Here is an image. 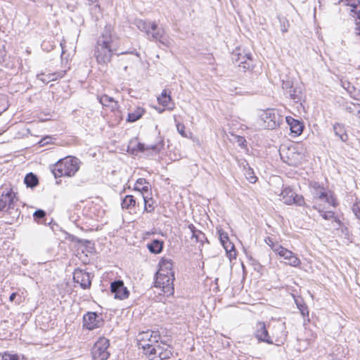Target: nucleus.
I'll list each match as a JSON object with an SVG mask.
<instances>
[{
	"label": "nucleus",
	"mask_w": 360,
	"mask_h": 360,
	"mask_svg": "<svg viewBox=\"0 0 360 360\" xmlns=\"http://www.w3.org/2000/svg\"><path fill=\"white\" fill-rule=\"evenodd\" d=\"M49 139H51V138L46 137V138L43 139L42 140H41L39 143L41 144V146H44L46 144L49 143Z\"/></svg>",
	"instance_id": "obj_49"
},
{
	"label": "nucleus",
	"mask_w": 360,
	"mask_h": 360,
	"mask_svg": "<svg viewBox=\"0 0 360 360\" xmlns=\"http://www.w3.org/2000/svg\"><path fill=\"white\" fill-rule=\"evenodd\" d=\"M98 100L104 107L108 108L112 112L117 110L119 108L118 103L113 98L105 94L99 96Z\"/></svg>",
	"instance_id": "obj_24"
},
{
	"label": "nucleus",
	"mask_w": 360,
	"mask_h": 360,
	"mask_svg": "<svg viewBox=\"0 0 360 360\" xmlns=\"http://www.w3.org/2000/svg\"><path fill=\"white\" fill-rule=\"evenodd\" d=\"M65 44V40H63V41H60V45L61 49H62V53H61V58H62V60H63V58H64V55H65V51H64Z\"/></svg>",
	"instance_id": "obj_47"
},
{
	"label": "nucleus",
	"mask_w": 360,
	"mask_h": 360,
	"mask_svg": "<svg viewBox=\"0 0 360 360\" xmlns=\"http://www.w3.org/2000/svg\"><path fill=\"white\" fill-rule=\"evenodd\" d=\"M260 118L264 122V127L274 129L280 124V116L274 110L268 109L262 112Z\"/></svg>",
	"instance_id": "obj_12"
},
{
	"label": "nucleus",
	"mask_w": 360,
	"mask_h": 360,
	"mask_svg": "<svg viewBox=\"0 0 360 360\" xmlns=\"http://www.w3.org/2000/svg\"><path fill=\"white\" fill-rule=\"evenodd\" d=\"M73 279L79 283L83 289H88L91 285V278L89 273L81 269H76L74 272Z\"/></svg>",
	"instance_id": "obj_16"
},
{
	"label": "nucleus",
	"mask_w": 360,
	"mask_h": 360,
	"mask_svg": "<svg viewBox=\"0 0 360 360\" xmlns=\"http://www.w3.org/2000/svg\"><path fill=\"white\" fill-rule=\"evenodd\" d=\"M158 101L169 110H173L174 109L175 105L174 103L172 102L171 96L167 94L165 89L163 90L161 95L158 97Z\"/></svg>",
	"instance_id": "obj_23"
},
{
	"label": "nucleus",
	"mask_w": 360,
	"mask_h": 360,
	"mask_svg": "<svg viewBox=\"0 0 360 360\" xmlns=\"http://www.w3.org/2000/svg\"><path fill=\"white\" fill-rule=\"evenodd\" d=\"M24 182L27 187L33 188L38 184V179L36 175L30 173L25 176Z\"/></svg>",
	"instance_id": "obj_34"
},
{
	"label": "nucleus",
	"mask_w": 360,
	"mask_h": 360,
	"mask_svg": "<svg viewBox=\"0 0 360 360\" xmlns=\"http://www.w3.org/2000/svg\"><path fill=\"white\" fill-rule=\"evenodd\" d=\"M244 169L246 179L252 184L255 183L257 181V178L255 175L253 169L249 166L248 167H245V166H244Z\"/></svg>",
	"instance_id": "obj_37"
},
{
	"label": "nucleus",
	"mask_w": 360,
	"mask_h": 360,
	"mask_svg": "<svg viewBox=\"0 0 360 360\" xmlns=\"http://www.w3.org/2000/svg\"><path fill=\"white\" fill-rule=\"evenodd\" d=\"M289 23L287 20L281 21V30L283 32H286L288 30Z\"/></svg>",
	"instance_id": "obj_45"
},
{
	"label": "nucleus",
	"mask_w": 360,
	"mask_h": 360,
	"mask_svg": "<svg viewBox=\"0 0 360 360\" xmlns=\"http://www.w3.org/2000/svg\"><path fill=\"white\" fill-rule=\"evenodd\" d=\"M155 109L158 110V112L162 113L165 109L160 108H155Z\"/></svg>",
	"instance_id": "obj_52"
},
{
	"label": "nucleus",
	"mask_w": 360,
	"mask_h": 360,
	"mask_svg": "<svg viewBox=\"0 0 360 360\" xmlns=\"http://www.w3.org/2000/svg\"><path fill=\"white\" fill-rule=\"evenodd\" d=\"M136 205H139V202H137V199L131 195H126L122 201V207L129 210L135 209Z\"/></svg>",
	"instance_id": "obj_28"
},
{
	"label": "nucleus",
	"mask_w": 360,
	"mask_h": 360,
	"mask_svg": "<svg viewBox=\"0 0 360 360\" xmlns=\"http://www.w3.org/2000/svg\"><path fill=\"white\" fill-rule=\"evenodd\" d=\"M219 240L227 252H229L230 257L232 256V251L234 249L233 245L229 241L228 234L222 229L218 230Z\"/></svg>",
	"instance_id": "obj_25"
},
{
	"label": "nucleus",
	"mask_w": 360,
	"mask_h": 360,
	"mask_svg": "<svg viewBox=\"0 0 360 360\" xmlns=\"http://www.w3.org/2000/svg\"><path fill=\"white\" fill-rule=\"evenodd\" d=\"M160 335L158 331L148 330L139 333L136 337L139 347L142 348L145 354L154 345L158 342Z\"/></svg>",
	"instance_id": "obj_7"
},
{
	"label": "nucleus",
	"mask_w": 360,
	"mask_h": 360,
	"mask_svg": "<svg viewBox=\"0 0 360 360\" xmlns=\"http://www.w3.org/2000/svg\"><path fill=\"white\" fill-rule=\"evenodd\" d=\"M309 191L313 196L314 205L321 204L319 201H323L330 206L336 207V200L330 192L327 191L326 189L319 182H310Z\"/></svg>",
	"instance_id": "obj_6"
},
{
	"label": "nucleus",
	"mask_w": 360,
	"mask_h": 360,
	"mask_svg": "<svg viewBox=\"0 0 360 360\" xmlns=\"http://www.w3.org/2000/svg\"><path fill=\"white\" fill-rule=\"evenodd\" d=\"M16 295H17V293H16V292H13V293L10 295V297H9V300H10L11 302H13V301H14V300H15V297H16Z\"/></svg>",
	"instance_id": "obj_50"
},
{
	"label": "nucleus",
	"mask_w": 360,
	"mask_h": 360,
	"mask_svg": "<svg viewBox=\"0 0 360 360\" xmlns=\"http://www.w3.org/2000/svg\"><path fill=\"white\" fill-rule=\"evenodd\" d=\"M129 53V52L122 51V52H121L120 53H121V54H126V53Z\"/></svg>",
	"instance_id": "obj_55"
},
{
	"label": "nucleus",
	"mask_w": 360,
	"mask_h": 360,
	"mask_svg": "<svg viewBox=\"0 0 360 360\" xmlns=\"http://www.w3.org/2000/svg\"><path fill=\"white\" fill-rule=\"evenodd\" d=\"M288 164H289V165H292V164H294V163L290 162H288Z\"/></svg>",
	"instance_id": "obj_56"
},
{
	"label": "nucleus",
	"mask_w": 360,
	"mask_h": 360,
	"mask_svg": "<svg viewBox=\"0 0 360 360\" xmlns=\"http://www.w3.org/2000/svg\"><path fill=\"white\" fill-rule=\"evenodd\" d=\"M280 197V200L285 205H295L300 207H309V206L305 203L304 197L302 195L297 194L290 186H286L283 188Z\"/></svg>",
	"instance_id": "obj_8"
},
{
	"label": "nucleus",
	"mask_w": 360,
	"mask_h": 360,
	"mask_svg": "<svg viewBox=\"0 0 360 360\" xmlns=\"http://www.w3.org/2000/svg\"><path fill=\"white\" fill-rule=\"evenodd\" d=\"M356 22V34L357 35H360V24H358L356 23V21L355 20Z\"/></svg>",
	"instance_id": "obj_51"
},
{
	"label": "nucleus",
	"mask_w": 360,
	"mask_h": 360,
	"mask_svg": "<svg viewBox=\"0 0 360 360\" xmlns=\"http://www.w3.org/2000/svg\"><path fill=\"white\" fill-rule=\"evenodd\" d=\"M108 347L109 340L105 338H100L92 348L94 360H107L110 355Z\"/></svg>",
	"instance_id": "obj_9"
},
{
	"label": "nucleus",
	"mask_w": 360,
	"mask_h": 360,
	"mask_svg": "<svg viewBox=\"0 0 360 360\" xmlns=\"http://www.w3.org/2000/svg\"><path fill=\"white\" fill-rule=\"evenodd\" d=\"M150 194L141 197L144 202V210L146 212H152L154 210L153 205V201L151 198L149 197Z\"/></svg>",
	"instance_id": "obj_35"
},
{
	"label": "nucleus",
	"mask_w": 360,
	"mask_h": 360,
	"mask_svg": "<svg viewBox=\"0 0 360 360\" xmlns=\"http://www.w3.org/2000/svg\"><path fill=\"white\" fill-rule=\"evenodd\" d=\"M234 139L239 146L243 148L246 146V140L243 136H235Z\"/></svg>",
	"instance_id": "obj_42"
},
{
	"label": "nucleus",
	"mask_w": 360,
	"mask_h": 360,
	"mask_svg": "<svg viewBox=\"0 0 360 360\" xmlns=\"http://www.w3.org/2000/svg\"><path fill=\"white\" fill-rule=\"evenodd\" d=\"M120 39L110 25H107L98 37L94 51L96 62L106 65L119 50Z\"/></svg>",
	"instance_id": "obj_1"
},
{
	"label": "nucleus",
	"mask_w": 360,
	"mask_h": 360,
	"mask_svg": "<svg viewBox=\"0 0 360 360\" xmlns=\"http://www.w3.org/2000/svg\"><path fill=\"white\" fill-rule=\"evenodd\" d=\"M134 190L139 193L141 197H143L149 194L150 184L145 179L139 178L135 183Z\"/></svg>",
	"instance_id": "obj_21"
},
{
	"label": "nucleus",
	"mask_w": 360,
	"mask_h": 360,
	"mask_svg": "<svg viewBox=\"0 0 360 360\" xmlns=\"http://www.w3.org/2000/svg\"><path fill=\"white\" fill-rule=\"evenodd\" d=\"M293 86L290 81H283L282 84V88L285 91V94H288V90L292 89Z\"/></svg>",
	"instance_id": "obj_43"
},
{
	"label": "nucleus",
	"mask_w": 360,
	"mask_h": 360,
	"mask_svg": "<svg viewBox=\"0 0 360 360\" xmlns=\"http://www.w3.org/2000/svg\"><path fill=\"white\" fill-rule=\"evenodd\" d=\"M159 270L155 275L154 286L168 297L173 295L174 292V272L172 261L162 258L159 262Z\"/></svg>",
	"instance_id": "obj_2"
},
{
	"label": "nucleus",
	"mask_w": 360,
	"mask_h": 360,
	"mask_svg": "<svg viewBox=\"0 0 360 360\" xmlns=\"http://www.w3.org/2000/svg\"><path fill=\"white\" fill-rule=\"evenodd\" d=\"M110 290L116 299L124 300L127 298L129 295V292L124 285L123 281L120 280L111 283Z\"/></svg>",
	"instance_id": "obj_17"
},
{
	"label": "nucleus",
	"mask_w": 360,
	"mask_h": 360,
	"mask_svg": "<svg viewBox=\"0 0 360 360\" xmlns=\"http://www.w3.org/2000/svg\"><path fill=\"white\" fill-rule=\"evenodd\" d=\"M96 7H97L98 8H100L98 5H96Z\"/></svg>",
	"instance_id": "obj_57"
},
{
	"label": "nucleus",
	"mask_w": 360,
	"mask_h": 360,
	"mask_svg": "<svg viewBox=\"0 0 360 360\" xmlns=\"http://www.w3.org/2000/svg\"><path fill=\"white\" fill-rule=\"evenodd\" d=\"M333 131L335 135L338 137L342 142H347L348 135L346 132L345 126L342 124L336 122L333 124Z\"/></svg>",
	"instance_id": "obj_27"
},
{
	"label": "nucleus",
	"mask_w": 360,
	"mask_h": 360,
	"mask_svg": "<svg viewBox=\"0 0 360 360\" xmlns=\"http://www.w3.org/2000/svg\"><path fill=\"white\" fill-rule=\"evenodd\" d=\"M80 167V161L78 158L68 156L59 160L51 166V171L55 178L61 176L71 177L75 175Z\"/></svg>",
	"instance_id": "obj_4"
},
{
	"label": "nucleus",
	"mask_w": 360,
	"mask_h": 360,
	"mask_svg": "<svg viewBox=\"0 0 360 360\" xmlns=\"http://www.w3.org/2000/svg\"><path fill=\"white\" fill-rule=\"evenodd\" d=\"M255 336L259 342H266L269 345H273L274 341L269 335L266 325L264 322H258L256 325Z\"/></svg>",
	"instance_id": "obj_15"
},
{
	"label": "nucleus",
	"mask_w": 360,
	"mask_h": 360,
	"mask_svg": "<svg viewBox=\"0 0 360 360\" xmlns=\"http://www.w3.org/2000/svg\"><path fill=\"white\" fill-rule=\"evenodd\" d=\"M340 2L349 7L350 15L355 18L357 25L360 24V1L340 0Z\"/></svg>",
	"instance_id": "obj_18"
},
{
	"label": "nucleus",
	"mask_w": 360,
	"mask_h": 360,
	"mask_svg": "<svg viewBox=\"0 0 360 360\" xmlns=\"http://www.w3.org/2000/svg\"><path fill=\"white\" fill-rule=\"evenodd\" d=\"M265 242L266 243L271 247V250L274 251V252H275V249L274 248H276V246H281L280 244L278 243H274L273 241V239L270 237H267L266 239H265Z\"/></svg>",
	"instance_id": "obj_41"
},
{
	"label": "nucleus",
	"mask_w": 360,
	"mask_h": 360,
	"mask_svg": "<svg viewBox=\"0 0 360 360\" xmlns=\"http://www.w3.org/2000/svg\"><path fill=\"white\" fill-rule=\"evenodd\" d=\"M187 229L189 233L191 234V240H193L195 243H200L202 244L206 240L205 235L200 230L197 229L193 224H191L188 225Z\"/></svg>",
	"instance_id": "obj_22"
},
{
	"label": "nucleus",
	"mask_w": 360,
	"mask_h": 360,
	"mask_svg": "<svg viewBox=\"0 0 360 360\" xmlns=\"http://www.w3.org/2000/svg\"><path fill=\"white\" fill-rule=\"evenodd\" d=\"M147 247L150 252L158 254L162 250V243L158 240H154L151 243H148Z\"/></svg>",
	"instance_id": "obj_33"
},
{
	"label": "nucleus",
	"mask_w": 360,
	"mask_h": 360,
	"mask_svg": "<svg viewBox=\"0 0 360 360\" xmlns=\"http://www.w3.org/2000/svg\"><path fill=\"white\" fill-rule=\"evenodd\" d=\"M137 148L141 152L150 151V154H158L160 151L157 145H146L141 143H138Z\"/></svg>",
	"instance_id": "obj_31"
},
{
	"label": "nucleus",
	"mask_w": 360,
	"mask_h": 360,
	"mask_svg": "<svg viewBox=\"0 0 360 360\" xmlns=\"http://www.w3.org/2000/svg\"><path fill=\"white\" fill-rule=\"evenodd\" d=\"M136 25L140 31L146 33L150 41H158L166 47L172 46L173 40L166 34L165 30L162 27H158L155 22L137 20Z\"/></svg>",
	"instance_id": "obj_3"
},
{
	"label": "nucleus",
	"mask_w": 360,
	"mask_h": 360,
	"mask_svg": "<svg viewBox=\"0 0 360 360\" xmlns=\"http://www.w3.org/2000/svg\"><path fill=\"white\" fill-rule=\"evenodd\" d=\"M358 103L346 102L343 105L344 109L349 113L352 114L354 112Z\"/></svg>",
	"instance_id": "obj_39"
},
{
	"label": "nucleus",
	"mask_w": 360,
	"mask_h": 360,
	"mask_svg": "<svg viewBox=\"0 0 360 360\" xmlns=\"http://www.w3.org/2000/svg\"><path fill=\"white\" fill-rule=\"evenodd\" d=\"M17 201L15 193L11 188H6L0 196V213H3V216L6 213L13 214L10 224H12L20 216V212L16 207Z\"/></svg>",
	"instance_id": "obj_5"
},
{
	"label": "nucleus",
	"mask_w": 360,
	"mask_h": 360,
	"mask_svg": "<svg viewBox=\"0 0 360 360\" xmlns=\"http://www.w3.org/2000/svg\"><path fill=\"white\" fill-rule=\"evenodd\" d=\"M275 253L285 260V264L293 267H298L301 264L300 259L292 251L283 246H276Z\"/></svg>",
	"instance_id": "obj_13"
},
{
	"label": "nucleus",
	"mask_w": 360,
	"mask_h": 360,
	"mask_svg": "<svg viewBox=\"0 0 360 360\" xmlns=\"http://www.w3.org/2000/svg\"><path fill=\"white\" fill-rule=\"evenodd\" d=\"M313 209L318 211L320 215L326 220L333 219L338 225L341 224L340 220L335 216V213L333 211H326L324 207H322L321 204H317L313 205Z\"/></svg>",
	"instance_id": "obj_20"
},
{
	"label": "nucleus",
	"mask_w": 360,
	"mask_h": 360,
	"mask_svg": "<svg viewBox=\"0 0 360 360\" xmlns=\"http://www.w3.org/2000/svg\"><path fill=\"white\" fill-rule=\"evenodd\" d=\"M86 1H87V4H88L89 5H91V4H92L93 3H94V2H96V0H86Z\"/></svg>",
	"instance_id": "obj_53"
},
{
	"label": "nucleus",
	"mask_w": 360,
	"mask_h": 360,
	"mask_svg": "<svg viewBox=\"0 0 360 360\" xmlns=\"http://www.w3.org/2000/svg\"><path fill=\"white\" fill-rule=\"evenodd\" d=\"M232 60L236 65L243 68L244 70H250L252 67L251 54L242 51L239 48L233 51Z\"/></svg>",
	"instance_id": "obj_11"
},
{
	"label": "nucleus",
	"mask_w": 360,
	"mask_h": 360,
	"mask_svg": "<svg viewBox=\"0 0 360 360\" xmlns=\"http://www.w3.org/2000/svg\"><path fill=\"white\" fill-rule=\"evenodd\" d=\"M65 71H61L59 72L54 73H41L37 75V78L44 84H48L51 81L56 80L58 78H61L65 75Z\"/></svg>",
	"instance_id": "obj_26"
},
{
	"label": "nucleus",
	"mask_w": 360,
	"mask_h": 360,
	"mask_svg": "<svg viewBox=\"0 0 360 360\" xmlns=\"http://www.w3.org/2000/svg\"><path fill=\"white\" fill-rule=\"evenodd\" d=\"M285 120L287 124L289 125L290 130L291 133L294 134V136H297L302 133L304 124L302 122L298 120H295L290 116H287Z\"/></svg>",
	"instance_id": "obj_19"
},
{
	"label": "nucleus",
	"mask_w": 360,
	"mask_h": 360,
	"mask_svg": "<svg viewBox=\"0 0 360 360\" xmlns=\"http://www.w3.org/2000/svg\"><path fill=\"white\" fill-rule=\"evenodd\" d=\"M45 215H46V213L42 210H38L35 211L33 214L35 219H43L45 217Z\"/></svg>",
	"instance_id": "obj_44"
},
{
	"label": "nucleus",
	"mask_w": 360,
	"mask_h": 360,
	"mask_svg": "<svg viewBox=\"0 0 360 360\" xmlns=\"http://www.w3.org/2000/svg\"><path fill=\"white\" fill-rule=\"evenodd\" d=\"M102 323V319L95 312H87L83 316V326L89 330L99 328Z\"/></svg>",
	"instance_id": "obj_14"
},
{
	"label": "nucleus",
	"mask_w": 360,
	"mask_h": 360,
	"mask_svg": "<svg viewBox=\"0 0 360 360\" xmlns=\"http://www.w3.org/2000/svg\"><path fill=\"white\" fill-rule=\"evenodd\" d=\"M242 165H244L243 167L247 166V167H248L249 166L248 164L245 161H244V162H242Z\"/></svg>",
	"instance_id": "obj_54"
},
{
	"label": "nucleus",
	"mask_w": 360,
	"mask_h": 360,
	"mask_svg": "<svg viewBox=\"0 0 360 360\" xmlns=\"http://www.w3.org/2000/svg\"><path fill=\"white\" fill-rule=\"evenodd\" d=\"M287 95L295 103H298L302 100V91L296 87H292L290 90H288Z\"/></svg>",
	"instance_id": "obj_32"
},
{
	"label": "nucleus",
	"mask_w": 360,
	"mask_h": 360,
	"mask_svg": "<svg viewBox=\"0 0 360 360\" xmlns=\"http://www.w3.org/2000/svg\"><path fill=\"white\" fill-rule=\"evenodd\" d=\"M353 115H356V117L360 118V104L359 103L357 104V106H356V110H355L354 112L353 113Z\"/></svg>",
	"instance_id": "obj_48"
},
{
	"label": "nucleus",
	"mask_w": 360,
	"mask_h": 360,
	"mask_svg": "<svg viewBox=\"0 0 360 360\" xmlns=\"http://www.w3.org/2000/svg\"><path fill=\"white\" fill-rule=\"evenodd\" d=\"M88 214L91 219L100 221L104 217L105 212L96 205H94L89 207Z\"/></svg>",
	"instance_id": "obj_30"
},
{
	"label": "nucleus",
	"mask_w": 360,
	"mask_h": 360,
	"mask_svg": "<svg viewBox=\"0 0 360 360\" xmlns=\"http://www.w3.org/2000/svg\"><path fill=\"white\" fill-rule=\"evenodd\" d=\"M297 307L300 309V313L302 314V315L304 317H305V316L307 317V320L304 319V322L305 323L307 321H309L308 307L306 305H304V304H297Z\"/></svg>",
	"instance_id": "obj_40"
},
{
	"label": "nucleus",
	"mask_w": 360,
	"mask_h": 360,
	"mask_svg": "<svg viewBox=\"0 0 360 360\" xmlns=\"http://www.w3.org/2000/svg\"><path fill=\"white\" fill-rule=\"evenodd\" d=\"M352 212L355 214L356 217L358 219V217L360 216V207L358 203H356L353 205Z\"/></svg>",
	"instance_id": "obj_46"
},
{
	"label": "nucleus",
	"mask_w": 360,
	"mask_h": 360,
	"mask_svg": "<svg viewBox=\"0 0 360 360\" xmlns=\"http://www.w3.org/2000/svg\"><path fill=\"white\" fill-rule=\"evenodd\" d=\"M145 112V110L141 107H136L128 112L127 121L134 122L139 120Z\"/></svg>",
	"instance_id": "obj_29"
},
{
	"label": "nucleus",
	"mask_w": 360,
	"mask_h": 360,
	"mask_svg": "<svg viewBox=\"0 0 360 360\" xmlns=\"http://www.w3.org/2000/svg\"><path fill=\"white\" fill-rule=\"evenodd\" d=\"M174 120L176 122V129L178 132L181 134V136L184 138H190L191 136V132H190L189 131H186L185 125L182 123L176 122L175 118Z\"/></svg>",
	"instance_id": "obj_36"
},
{
	"label": "nucleus",
	"mask_w": 360,
	"mask_h": 360,
	"mask_svg": "<svg viewBox=\"0 0 360 360\" xmlns=\"http://www.w3.org/2000/svg\"><path fill=\"white\" fill-rule=\"evenodd\" d=\"M146 354L150 360H163L169 359L172 352L168 345H160L158 342L148 350Z\"/></svg>",
	"instance_id": "obj_10"
},
{
	"label": "nucleus",
	"mask_w": 360,
	"mask_h": 360,
	"mask_svg": "<svg viewBox=\"0 0 360 360\" xmlns=\"http://www.w3.org/2000/svg\"><path fill=\"white\" fill-rule=\"evenodd\" d=\"M0 360H20L19 356L16 354H11L8 352L0 353Z\"/></svg>",
	"instance_id": "obj_38"
}]
</instances>
